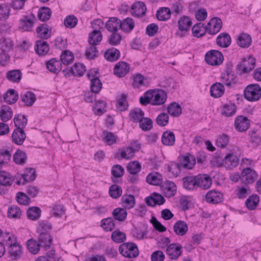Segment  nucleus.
<instances>
[{
	"label": "nucleus",
	"mask_w": 261,
	"mask_h": 261,
	"mask_svg": "<svg viewBox=\"0 0 261 261\" xmlns=\"http://www.w3.org/2000/svg\"><path fill=\"white\" fill-rule=\"evenodd\" d=\"M192 25L191 19L187 16L181 17L177 22L178 29L175 33V35L182 38L187 36L190 32V29Z\"/></svg>",
	"instance_id": "1"
},
{
	"label": "nucleus",
	"mask_w": 261,
	"mask_h": 261,
	"mask_svg": "<svg viewBox=\"0 0 261 261\" xmlns=\"http://www.w3.org/2000/svg\"><path fill=\"white\" fill-rule=\"evenodd\" d=\"M255 64L256 59L252 57L244 58L237 65L236 72L240 75L249 73L254 68Z\"/></svg>",
	"instance_id": "2"
},
{
	"label": "nucleus",
	"mask_w": 261,
	"mask_h": 261,
	"mask_svg": "<svg viewBox=\"0 0 261 261\" xmlns=\"http://www.w3.org/2000/svg\"><path fill=\"white\" fill-rule=\"evenodd\" d=\"M120 253L124 257L134 258L138 256L139 252L138 247L135 243H123L119 247Z\"/></svg>",
	"instance_id": "3"
},
{
	"label": "nucleus",
	"mask_w": 261,
	"mask_h": 261,
	"mask_svg": "<svg viewBox=\"0 0 261 261\" xmlns=\"http://www.w3.org/2000/svg\"><path fill=\"white\" fill-rule=\"evenodd\" d=\"M244 96L248 101H257L261 97L260 87L257 84L248 85L244 91Z\"/></svg>",
	"instance_id": "4"
},
{
	"label": "nucleus",
	"mask_w": 261,
	"mask_h": 261,
	"mask_svg": "<svg viewBox=\"0 0 261 261\" xmlns=\"http://www.w3.org/2000/svg\"><path fill=\"white\" fill-rule=\"evenodd\" d=\"M62 64H65V50H62L60 59L53 58L46 62V65L50 72L58 73L62 70Z\"/></svg>",
	"instance_id": "5"
},
{
	"label": "nucleus",
	"mask_w": 261,
	"mask_h": 261,
	"mask_svg": "<svg viewBox=\"0 0 261 261\" xmlns=\"http://www.w3.org/2000/svg\"><path fill=\"white\" fill-rule=\"evenodd\" d=\"M223 60V54L218 50L212 49L205 55L206 63L211 66H218L222 63Z\"/></svg>",
	"instance_id": "6"
},
{
	"label": "nucleus",
	"mask_w": 261,
	"mask_h": 261,
	"mask_svg": "<svg viewBox=\"0 0 261 261\" xmlns=\"http://www.w3.org/2000/svg\"><path fill=\"white\" fill-rule=\"evenodd\" d=\"M225 72L226 73V77L222 76L223 83L228 87L234 86L236 83V76L233 71V64L231 61L226 64Z\"/></svg>",
	"instance_id": "7"
},
{
	"label": "nucleus",
	"mask_w": 261,
	"mask_h": 261,
	"mask_svg": "<svg viewBox=\"0 0 261 261\" xmlns=\"http://www.w3.org/2000/svg\"><path fill=\"white\" fill-rule=\"evenodd\" d=\"M152 95V106H160L163 105L166 101L167 95L166 92L161 89H151Z\"/></svg>",
	"instance_id": "8"
},
{
	"label": "nucleus",
	"mask_w": 261,
	"mask_h": 261,
	"mask_svg": "<svg viewBox=\"0 0 261 261\" xmlns=\"http://www.w3.org/2000/svg\"><path fill=\"white\" fill-rule=\"evenodd\" d=\"M195 164V156L188 153L186 155L180 158L179 162L177 164L176 166L179 169L180 168L191 169L194 167Z\"/></svg>",
	"instance_id": "9"
},
{
	"label": "nucleus",
	"mask_w": 261,
	"mask_h": 261,
	"mask_svg": "<svg viewBox=\"0 0 261 261\" xmlns=\"http://www.w3.org/2000/svg\"><path fill=\"white\" fill-rule=\"evenodd\" d=\"M36 177L35 170L33 168H27L22 174L17 176L16 184L18 185H24L26 182L34 180Z\"/></svg>",
	"instance_id": "10"
},
{
	"label": "nucleus",
	"mask_w": 261,
	"mask_h": 261,
	"mask_svg": "<svg viewBox=\"0 0 261 261\" xmlns=\"http://www.w3.org/2000/svg\"><path fill=\"white\" fill-rule=\"evenodd\" d=\"M206 27L207 33L208 34L215 35L221 29L222 27V21L219 17H213L211 19Z\"/></svg>",
	"instance_id": "11"
},
{
	"label": "nucleus",
	"mask_w": 261,
	"mask_h": 261,
	"mask_svg": "<svg viewBox=\"0 0 261 261\" xmlns=\"http://www.w3.org/2000/svg\"><path fill=\"white\" fill-rule=\"evenodd\" d=\"M239 164V159L232 153H228L223 159H221L218 166H224L227 169H231Z\"/></svg>",
	"instance_id": "12"
},
{
	"label": "nucleus",
	"mask_w": 261,
	"mask_h": 261,
	"mask_svg": "<svg viewBox=\"0 0 261 261\" xmlns=\"http://www.w3.org/2000/svg\"><path fill=\"white\" fill-rule=\"evenodd\" d=\"M234 126L238 132H245L250 126V120L243 115L238 116L235 119Z\"/></svg>",
	"instance_id": "13"
},
{
	"label": "nucleus",
	"mask_w": 261,
	"mask_h": 261,
	"mask_svg": "<svg viewBox=\"0 0 261 261\" xmlns=\"http://www.w3.org/2000/svg\"><path fill=\"white\" fill-rule=\"evenodd\" d=\"M160 188L163 195L166 197L170 198L176 193V186L173 181L166 180L163 184L162 183Z\"/></svg>",
	"instance_id": "14"
},
{
	"label": "nucleus",
	"mask_w": 261,
	"mask_h": 261,
	"mask_svg": "<svg viewBox=\"0 0 261 261\" xmlns=\"http://www.w3.org/2000/svg\"><path fill=\"white\" fill-rule=\"evenodd\" d=\"M147 7L145 3L141 1L134 3L131 7V14L136 17H142L145 16Z\"/></svg>",
	"instance_id": "15"
},
{
	"label": "nucleus",
	"mask_w": 261,
	"mask_h": 261,
	"mask_svg": "<svg viewBox=\"0 0 261 261\" xmlns=\"http://www.w3.org/2000/svg\"><path fill=\"white\" fill-rule=\"evenodd\" d=\"M242 182L245 184H251L254 182L257 173L250 168L244 169L242 172Z\"/></svg>",
	"instance_id": "16"
},
{
	"label": "nucleus",
	"mask_w": 261,
	"mask_h": 261,
	"mask_svg": "<svg viewBox=\"0 0 261 261\" xmlns=\"http://www.w3.org/2000/svg\"><path fill=\"white\" fill-rule=\"evenodd\" d=\"M182 247L179 244H169L166 249V253L171 259H176L182 253Z\"/></svg>",
	"instance_id": "17"
},
{
	"label": "nucleus",
	"mask_w": 261,
	"mask_h": 261,
	"mask_svg": "<svg viewBox=\"0 0 261 261\" xmlns=\"http://www.w3.org/2000/svg\"><path fill=\"white\" fill-rule=\"evenodd\" d=\"M197 187L204 190L210 188L212 184L211 177L207 174H199L196 175Z\"/></svg>",
	"instance_id": "18"
},
{
	"label": "nucleus",
	"mask_w": 261,
	"mask_h": 261,
	"mask_svg": "<svg viewBox=\"0 0 261 261\" xmlns=\"http://www.w3.org/2000/svg\"><path fill=\"white\" fill-rule=\"evenodd\" d=\"M206 202L212 204H217L223 200V195L222 193L213 190L209 191L205 195Z\"/></svg>",
	"instance_id": "19"
},
{
	"label": "nucleus",
	"mask_w": 261,
	"mask_h": 261,
	"mask_svg": "<svg viewBox=\"0 0 261 261\" xmlns=\"http://www.w3.org/2000/svg\"><path fill=\"white\" fill-rule=\"evenodd\" d=\"M86 70V67L82 63H75L73 66L66 68V75L81 77Z\"/></svg>",
	"instance_id": "20"
},
{
	"label": "nucleus",
	"mask_w": 261,
	"mask_h": 261,
	"mask_svg": "<svg viewBox=\"0 0 261 261\" xmlns=\"http://www.w3.org/2000/svg\"><path fill=\"white\" fill-rule=\"evenodd\" d=\"M129 70V64L124 61L118 62L114 68V73L119 77H122L127 74Z\"/></svg>",
	"instance_id": "21"
},
{
	"label": "nucleus",
	"mask_w": 261,
	"mask_h": 261,
	"mask_svg": "<svg viewBox=\"0 0 261 261\" xmlns=\"http://www.w3.org/2000/svg\"><path fill=\"white\" fill-rule=\"evenodd\" d=\"M34 22V17L23 16L19 20V28L22 32L31 31Z\"/></svg>",
	"instance_id": "22"
},
{
	"label": "nucleus",
	"mask_w": 261,
	"mask_h": 261,
	"mask_svg": "<svg viewBox=\"0 0 261 261\" xmlns=\"http://www.w3.org/2000/svg\"><path fill=\"white\" fill-rule=\"evenodd\" d=\"M224 86L223 84L220 83H215L210 87V94L214 98L221 97L224 94Z\"/></svg>",
	"instance_id": "23"
},
{
	"label": "nucleus",
	"mask_w": 261,
	"mask_h": 261,
	"mask_svg": "<svg viewBox=\"0 0 261 261\" xmlns=\"http://www.w3.org/2000/svg\"><path fill=\"white\" fill-rule=\"evenodd\" d=\"M231 42V37L227 33H221L216 38L217 44L223 48L228 47L230 45Z\"/></svg>",
	"instance_id": "24"
},
{
	"label": "nucleus",
	"mask_w": 261,
	"mask_h": 261,
	"mask_svg": "<svg viewBox=\"0 0 261 261\" xmlns=\"http://www.w3.org/2000/svg\"><path fill=\"white\" fill-rule=\"evenodd\" d=\"M237 110V107L236 104L229 102L222 105L221 114L225 117H231L236 114Z\"/></svg>",
	"instance_id": "25"
},
{
	"label": "nucleus",
	"mask_w": 261,
	"mask_h": 261,
	"mask_svg": "<svg viewBox=\"0 0 261 261\" xmlns=\"http://www.w3.org/2000/svg\"><path fill=\"white\" fill-rule=\"evenodd\" d=\"M183 187L187 190H194L197 189V179L196 176H187L182 179Z\"/></svg>",
	"instance_id": "26"
},
{
	"label": "nucleus",
	"mask_w": 261,
	"mask_h": 261,
	"mask_svg": "<svg viewBox=\"0 0 261 261\" xmlns=\"http://www.w3.org/2000/svg\"><path fill=\"white\" fill-rule=\"evenodd\" d=\"M26 138V135L22 129L15 128L12 134L13 142L17 145H21Z\"/></svg>",
	"instance_id": "27"
},
{
	"label": "nucleus",
	"mask_w": 261,
	"mask_h": 261,
	"mask_svg": "<svg viewBox=\"0 0 261 261\" xmlns=\"http://www.w3.org/2000/svg\"><path fill=\"white\" fill-rule=\"evenodd\" d=\"M105 27L108 31L115 32L121 27V20L116 17H111L106 22Z\"/></svg>",
	"instance_id": "28"
},
{
	"label": "nucleus",
	"mask_w": 261,
	"mask_h": 261,
	"mask_svg": "<svg viewBox=\"0 0 261 261\" xmlns=\"http://www.w3.org/2000/svg\"><path fill=\"white\" fill-rule=\"evenodd\" d=\"M252 43L251 36L244 33H241L237 39V44L242 48L249 47Z\"/></svg>",
	"instance_id": "29"
},
{
	"label": "nucleus",
	"mask_w": 261,
	"mask_h": 261,
	"mask_svg": "<svg viewBox=\"0 0 261 261\" xmlns=\"http://www.w3.org/2000/svg\"><path fill=\"white\" fill-rule=\"evenodd\" d=\"M36 99V95L33 92L27 91L20 94V100L26 106H32Z\"/></svg>",
	"instance_id": "30"
},
{
	"label": "nucleus",
	"mask_w": 261,
	"mask_h": 261,
	"mask_svg": "<svg viewBox=\"0 0 261 261\" xmlns=\"http://www.w3.org/2000/svg\"><path fill=\"white\" fill-rule=\"evenodd\" d=\"M49 49V45L46 41L39 40L36 41L35 50L37 54L40 56L46 55Z\"/></svg>",
	"instance_id": "31"
},
{
	"label": "nucleus",
	"mask_w": 261,
	"mask_h": 261,
	"mask_svg": "<svg viewBox=\"0 0 261 261\" xmlns=\"http://www.w3.org/2000/svg\"><path fill=\"white\" fill-rule=\"evenodd\" d=\"M8 250L9 256L12 259H18L21 258L22 249L21 246L19 243L8 247Z\"/></svg>",
	"instance_id": "32"
},
{
	"label": "nucleus",
	"mask_w": 261,
	"mask_h": 261,
	"mask_svg": "<svg viewBox=\"0 0 261 261\" xmlns=\"http://www.w3.org/2000/svg\"><path fill=\"white\" fill-rule=\"evenodd\" d=\"M102 39V35L101 32L95 29L89 33L88 42L90 45H97L99 44Z\"/></svg>",
	"instance_id": "33"
},
{
	"label": "nucleus",
	"mask_w": 261,
	"mask_h": 261,
	"mask_svg": "<svg viewBox=\"0 0 261 261\" xmlns=\"http://www.w3.org/2000/svg\"><path fill=\"white\" fill-rule=\"evenodd\" d=\"M120 57L119 50L114 47L108 49L104 54L105 58L110 62L118 60Z\"/></svg>",
	"instance_id": "34"
},
{
	"label": "nucleus",
	"mask_w": 261,
	"mask_h": 261,
	"mask_svg": "<svg viewBox=\"0 0 261 261\" xmlns=\"http://www.w3.org/2000/svg\"><path fill=\"white\" fill-rule=\"evenodd\" d=\"M175 137L174 133L170 130L164 132L162 136V142L166 146H172L174 144Z\"/></svg>",
	"instance_id": "35"
},
{
	"label": "nucleus",
	"mask_w": 261,
	"mask_h": 261,
	"mask_svg": "<svg viewBox=\"0 0 261 261\" xmlns=\"http://www.w3.org/2000/svg\"><path fill=\"white\" fill-rule=\"evenodd\" d=\"M13 112L12 109L6 105H3L1 108L0 118L4 122H7L10 120L13 116Z\"/></svg>",
	"instance_id": "36"
},
{
	"label": "nucleus",
	"mask_w": 261,
	"mask_h": 261,
	"mask_svg": "<svg viewBox=\"0 0 261 261\" xmlns=\"http://www.w3.org/2000/svg\"><path fill=\"white\" fill-rule=\"evenodd\" d=\"M168 114L174 117H179L182 113V108L176 102L170 103L167 107Z\"/></svg>",
	"instance_id": "37"
},
{
	"label": "nucleus",
	"mask_w": 261,
	"mask_h": 261,
	"mask_svg": "<svg viewBox=\"0 0 261 261\" xmlns=\"http://www.w3.org/2000/svg\"><path fill=\"white\" fill-rule=\"evenodd\" d=\"M173 229L176 234L184 236L188 231V227L185 221L178 220L174 224Z\"/></svg>",
	"instance_id": "38"
},
{
	"label": "nucleus",
	"mask_w": 261,
	"mask_h": 261,
	"mask_svg": "<svg viewBox=\"0 0 261 261\" xmlns=\"http://www.w3.org/2000/svg\"><path fill=\"white\" fill-rule=\"evenodd\" d=\"M192 32L193 36L197 38L201 37L207 32L206 27L203 23L198 22L192 28Z\"/></svg>",
	"instance_id": "39"
},
{
	"label": "nucleus",
	"mask_w": 261,
	"mask_h": 261,
	"mask_svg": "<svg viewBox=\"0 0 261 261\" xmlns=\"http://www.w3.org/2000/svg\"><path fill=\"white\" fill-rule=\"evenodd\" d=\"M121 29L125 33H130L135 28V23L133 18L127 17L121 21Z\"/></svg>",
	"instance_id": "40"
},
{
	"label": "nucleus",
	"mask_w": 261,
	"mask_h": 261,
	"mask_svg": "<svg viewBox=\"0 0 261 261\" xmlns=\"http://www.w3.org/2000/svg\"><path fill=\"white\" fill-rule=\"evenodd\" d=\"M36 32L40 38L47 39L50 36L51 28L46 24H43L37 28Z\"/></svg>",
	"instance_id": "41"
},
{
	"label": "nucleus",
	"mask_w": 261,
	"mask_h": 261,
	"mask_svg": "<svg viewBox=\"0 0 261 261\" xmlns=\"http://www.w3.org/2000/svg\"><path fill=\"white\" fill-rule=\"evenodd\" d=\"M13 43L10 38H2L0 39L1 52L9 53L13 49Z\"/></svg>",
	"instance_id": "42"
},
{
	"label": "nucleus",
	"mask_w": 261,
	"mask_h": 261,
	"mask_svg": "<svg viewBox=\"0 0 261 261\" xmlns=\"http://www.w3.org/2000/svg\"><path fill=\"white\" fill-rule=\"evenodd\" d=\"M259 201V197L257 194H252L249 196L245 201V205L249 210H254L257 206Z\"/></svg>",
	"instance_id": "43"
},
{
	"label": "nucleus",
	"mask_w": 261,
	"mask_h": 261,
	"mask_svg": "<svg viewBox=\"0 0 261 261\" xmlns=\"http://www.w3.org/2000/svg\"><path fill=\"white\" fill-rule=\"evenodd\" d=\"M144 112L139 108H136L130 110L129 115L135 123L141 122L144 118Z\"/></svg>",
	"instance_id": "44"
},
{
	"label": "nucleus",
	"mask_w": 261,
	"mask_h": 261,
	"mask_svg": "<svg viewBox=\"0 0 261 261\" xmlns=\"http://www.w3.org/2000/svg\"><path fill=\"white\" fill-rule=\"evenodd\" d=\"M18 98V94L14 89H9L4 96V99L6 102L11 105L15 103Z\"/></svg>",
	"instance_id": "45"
},
{
	"label": "nucleus",
	"mask_w": 261,
	"mask_h": 261,
	"mask_svg": "<svg viewBox=\"0 0 261 261\" xmlns=\"http://www.w3.org/2000/svg\"><path fill=\"white\" fill-rule=\"evenodd\" d=\"M121 201L123 206L128 209L134 207L136 202L134 196L131 194L123 195Z\"/></svg>",
	"instance_id": "46"
},
{
	"label": "nucleus",
	"mask_w": 261,
	"mask_h": 261,
	"mask_svg": "<svg viewBox=\"0 0 261 261\" xmlns=\"http://www.w3.org/2000/svg\"><path fill=\"white\" fill-rule=\"evenodd\" d=\"M146 180L150 185L161 186L162 183V176L157 172L154 174L150 173L147 176Z\"/></svg>",
	"instance_id": "47"
},
{
	"label": "nucleus",
	"mask_w": 261,
	"mask_h": 261,
	"mask_svg": "<svg viewBox=\"0 0 261 261\" xmlns=\"http://www.w3.org/2000/svg\"><path fill=\"white\" fill-rule=\"evenodd\" d=\"M156 17L160 21H166L171 17V11L169 8L163 7L158 10L156 13Z\"/></svg>",
	"instance_id": "48"
},
{
	"label": "nucleus",
	"mask_w": 261,
	"mask_h": 261,
	"mask_svg": "<svg viewBox=\"0 0 261 261\" xmlns=\"http://www.w3.org/2000/svg\"><path fill=\"white\" fill-rule=\"evenodd\" d=\"M13 176L9 172L1 171H0V184L2 186H10L14 180Z\"/></svg>",
	"instance_id": "49"
},
{
	"label": "nucleus",
	"mask_w": 261,
	"mask_h": 261,
	"mask_svg": "<svg viewBox=\"0 0 261 261\" xmlns=\"http://www.w3.org/2000/svg\"><path fill=\"white\" fill-rule=\"evenodd\" d=\"M13 121L16 128L19 129H23L28 123V119L25 116L21 114H16Z\"/></svg>",
	"instance_id": "50"
},
{
	"label": "nucleus",
	"mask_w": 261,
	"mask_h": 261,
	"mask_svg": "<svg viewBox=\"0 0 261 261\" xmlns=\"http://www.w3.org/2000/svg\"><path fill=\"white\" fill-rule=\"evenodd\" d=\"M51 13V11L49 8L42 7L39 9L37 16L40 20L45 21L50 18Z\"/></svg>",
	"instance_id": "51"
},
{
	"label": "nucleus",
	"mask_w": 261,
	"mask_h": 261,
	"mask_svg": "<svg viewBox=\"0 0 261 261\" xmlns=\"http://www.w3.org/2000/svg\"><path fill=\"white\" fill-rule=\"evenodd\" d=\"M27 156L22 150H17L13 155V160L16 164L23 165L26 163Z\"/></svg>",
	"instance_id": "52"
},
{
	"label": "nucleus",
	"mask_w": 261,
	"mask_h": 261,
	"mask_svg": "<svg viewBox=\"0 0 261 261\" xmlns=\"http://www.w3.org/2000/svg\"><path fill=\"white\" fill-rule=\"evenodd\" d=\"M100 226L106 231H111L115 228L114 220L112 217L103 219Z\"/></svg>",
	"instance_id": "53"
},
{
	"label": "nucleus",
	"mask_w": 261,
	"mask_h": 261,
	"mask_svg": "<svg viewBox=\"0 0 261 261\" xmlns=\"http://www.w3.org/2000/svg\"><path fill=\"white\" fill-rule=\"evenodd\" d=\"M230 137L225 134L219 136L216 140V145L220 148H225L229 143Z\"/></svg>",
	"instance_id": "54"
},
{
	"label": "nucleus",
	"mask_w": 261,
	"mask_h": 261,
	"mask_svg": "<svg viewBox=\"0 0 261 261\" xmlns=\"http://www.w3.org/2000/svg\"><path fill=\"white\" fill-rule=\"evenodd\" d=\"M112 215L115 220L122 221L126 218L127 212L125 208L118 207L113 210Z\"/></svg>",
	"instance_id": "55"
},
{
	"label": "nucleus",
	"mask_w": 261,
	"mask_h": 261,
	"mask_svg": "<svg viewBox=\"0 0 261 261\" xmlns=\"http://www.w3.org/2000/svg\"><path fill=\"white\" fill-rule=\"evenodd\" d=\"M7 79L12 82H19L21 79V73L19 70H13L6 74Z\"/></svg>",
	"instance_id": "56"
},
{
	"label": "nucleus",
	"mask_w": 261,
	"mask_h": 261,
	"mask_svg": "<svg viewBox=\"0 0 261 261\" xmlns=\"http://www.w3.org/2000/svg\"><path fill=\"white\" fill-rule=\"evenodd\" d=\"M127 95L122 94L120 97L117 100L116 107L121 111H125L127 110L128 103L127 101Z\"/></svg>",
	"instance_id": "57"
},
{
	"label": "nucleus",
	"mask_w": 261,
	"mask_h": 261,
	"mask_svg": "<svg viewBox=\"0 0 261 261\" xmlns=\"http://www.w3.org/2000/svg\"><path fill=\"white\" fill-rule=\"evenodd\" d=\"M27 245L29 251L34 254H37L40 249V244L37 241L30 239L27 242Z\"/></svg>",
	"instance_id": "58"
},
{
	"label": "nucleus",
	"mask_w": 261,
	"mask_h": 261,
	"mask_svg": "<svg viewBox=\"0 0 261 261\" xmlns=\"http://www.w3.org/2000/svg\"><path fill=\"white\" fill-rule=\"evenodd\" d=\"M135 152V149L132 147H126L122 148L120 152H117L116 156H120L122 159H128L130 156H133Z\"/></svg>",
	"instance_id": "59"
},
{
	"label": "nucleus",
	"mask_w": 261,
	"mask_h": 261,
	"mask_svg": "<svg viewBox=\"0 0 261 261\" xmlns=\"http://www.w3.org/2000/svg\"><path fill=\"white\" fill-rule=\"evenodd\" d=\"M141 169V165L138 161L129 162L126 166V170L130 174H136Z\"/></svg>",
	"instance_id": "60"
},
{
	"label": "nucleus",
	"mask_w": 261,
	"mask_h": 261,
	"mask_svg": "<svg viewBox=\"0 0 261 261\" xmlns=\"http://www.w3.org/2000/svg\"><path fill=\"white\" fill-rule=\"evenodd\" d=\"M27 214L28 219L36 220L40 217L41 210L38 207H30L28 210Z\"/></svg>",
	"instance_id": "61"
},
{
	"label": "nucleus",
	"mask_w": 261,
	"mask_h": 261,
	"mask_svg": "<svg viewBox=\"0 0 261 261\" xmlns=\"http://www.w3.org/2000/svg\"><path fill=\"white\" fill-rule=\"evenodd\" d=\"M21 215V211L18 206L13 205L9 207L7 212L9 218L18 219L20 217Z\"/></svg>",
	"instance_id": "62"
},
{
	"label": "nucleus",
	"mask_w": 261,
	"mask_h": 261,
	"mask_svg": "<svg viewBox=\"0 0 261 261\" xmlns=\"http://www.w3.org/2000/svg\"><path fill=\"white\" fill-rule=\"evenodd\" d=\"M122 190L121 187L116 184L111 185L109 187V194L113 198L116 199L119 197L122 194Z\"/></svg>",
	"instance_id": "63"
},
{
	"label": "nucleus",
	"mask_w": 261,
	"mask_h": 261,
	"mask_svg": "<svg viewBox=\"0 0 261 261\" xmlns=\"http://www.w3.org/2000/svg\"><path fill=\"white\" fill-rule=\"evenodd\" d=\"M102 134L104 136V137L102 138V140L108 145H111L116 142L117 137L115 136L113 133L109 132L107 131H103Z\"/></svg>",
	"instance_id": "64"
}]
</instances>
